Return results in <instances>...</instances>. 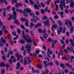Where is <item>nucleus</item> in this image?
Here are the masks:
<instances>
[{"label":"nucleus","mask_w":74,"mask_h":74,"mask_svg":"<svg viewBox=\"0 0 74 74\" xmlns=\"http://www.w3.org/2000/svg\"><path fill=\"white\" fill-rule=\"evenodd\" d=\"M71 2L70 4V7H74V3L73 0H71Z\"/></svg>","instance_id":"nucleus-16"},{"label":"nucleus","mask_w":74,"mask_h":74,"mask_svg":"<svg viewBox=\"0 0 74 74\" xmlns=\"http://www.w3.org/2000/svg\"><path fill=\"white\" fill-rule=\"evenodd\" d=\"M1 42L2 43L5 44V43L6 42V40H5V39H4V40H2Z\"/></svg>","instance_id":"nucleus-42"},{"label":"nucleus","mask_w":74,"mask_h":74,"mask_svg":"<svg viewBox=\"0 0 74 74\" xmlns=\"http://www.w3.org/2000/svg\"><path fill=\"white\" fill-rule=\"evenodd\" d=\"M65 24L66 25H68V27H70L69 25L71 27L72 26V24H71V21L68 20H65Z\"/></svg>","instance_id":"nucleus-3"},{"label":"nucleus","mask_w":74,"mask_h":74,"mask_svg":"<svg viewBox=\"0 0 74 74\" xmlns=\"http://www.w3.org/2000/svg\"><path fill=\"white\" fill-rule=\"evenodd\" d=\"M69 41H70V42H71V43H74V40H73V39H70Z\"/></svg>","instance_id":"nucleus-62"},{"label":"nucleus","mask_w":74,"mask_h":74,"mask_svg":"<svg viewBox=\"0 0 74 74\" xmlns=\"http://www.w3.org/2000/svg\"><path fill=\"white\" fill-rule=\"evenodd\" d=\"M13 13V15H11V16L12 18H13V19H14V20H15L17 16H16V13L15 11H14Z\"/></svg>","instance_id":"nucleus-8"},{"label":"nucleus","mask_w":74,"mask_h":74,"mask_svg":"<svg viewBox=\"0 0 74 74\" xmlns=\"http://www.w3.org/2000/svg\"><path fill=\"white\" fill-rule=\"evenodd\" d=\"M74 31V27H72L70 29V32L71 33H72Z\"/></svg>","instance_id":"nucleus-25"},{"label":"nucleus","mask_w":74,"mask_h":74,"mask_svg":"<svg viewBox=\"0 0 74 74\" xmlns=\"http://www.w3.org/2000/svg\"><path fill=\"white\" fill-rule=\"evenodd\" d=\"M51 42L52 44H55V43H56V44L57 43V40H52V41Z\"/></svg>","instance_id":"nucleus-27"},{"label":"nucleus","mask_w":74,"mask_h":74,"mask_svg":"<svg viewBox=\"0 0 74 74\" xmlns=\"http://www.w3.org/2000/svg\"><path fill=\"white\" fill-rule=\"evenodd\" d=\"M62 59H65V60H67V58H66L65 57H62Z\"/></svg>","instance_id":"nucleus-54"},{"label":"nucleus","mask_w":74,"mask_h":74,"mask_svg":"<svg viewBox=\"0 0 74 74\" xmlns=\"http://www.w3.org/2000/svg\"><path fill=\"white\" fill-rule=\"evenodd\" d=\"M38 67L39 68V69H42V65L41 64L38 65Z\"/></svg>","instance_id":"nucleus-47"},{"label":"nucleus","mask_w":74,"mask_h":74,"mask_svg":"<svg viewBox=\"0 0 74 74\" xmlns=\"http://www.w3.org/2000/svg\"><path fill=\"white\" fill-rule=\"evenodd\" d=\"M21 66V64L19 62H18L17 63L16 67V69H19L20 67Z\"/></svg>","instance_id":"nucleus-17"},{"label":"nucleus","mask_w":74,"mask_h":74,"mask_svg":"<svg viewBox=\"0 0 74 74\" xmlns=\"http://www.w3.org/2000/svg\"><path fill=\"white\" fill-rule=\"evenodd\" d=\"M58 22L59 23V25L60 26H61V25H62V21H60L58 20Z\"/></svg>","instance_id":"nucleus-36"},{"label":"nucleus","mask_w":74,"mask_h":74,"mask_svg":"<svg viewBox=\"0 0 74 74\" xmlns=\"http://www.w3.org/2000/svg\"><path fill=\"white\" fill-rule=\"evenodd\" d=\"M59 30L60 31V32H62V30H63V27H59Z\"/></svg>","instance_id":"nucleus-43"},{"label":"nucleus","mask_w":74,"mask_h":74,"mask_svg":"<svg viewBox=\"0 0 74 74\" xmlns=\"http://www.w3.org/2000/svg\"><path fill=\"white\" fill-rule=\"evenodd\" d=\"M66 4H68L70 2V0H66Z\"/></svg>","instance_id":"nucleus-61"},{"label":"nucleus","mask_w":74,"mask_h":74,"mask_svg":"<svg viewBox=\"0 0 74 74\" xmlns=\"http://www.w3.org/2000/svg\"><path fill=\"white\" fill-rule=\"evenodd\" d=\"M32 21V22H34V23H36L37 22V20L36 19H31Z\"/></svg>","instance_id":"nucleus-41"},{"label":"nucleus","mask_w":74,"mask_h":74,"mask_svg":"<svg viewBox=\"0 0 74 74\" xmlns=\"http://www.w3.org/2000/svg\"><path fill=\"white\" fill-rule=\"evenodd\" d=\"M58 22L59 23V25L60 26H61V25H62V21H60L58 20Z\"/></svg>","instance_id":"nucleus-37"},{"label":"nucleus","mask_w":74,"mask_h":74,"mask_svg":"<svg viewBox=\"0 0 74 74\" xmlns=\"http://www.w3.org/2000/svg\"><path fill=\"white\" fill-rule=\"evenodd\" d=\"M8 49L7 47H5L4 48V51L5 52H7Z\"/></svg>","instance_id":"nucleus-44"},{"label":"nucleus","mask_w":74,"mask_h":74,"mask_svg":"<svg viewBox=\"0 0 74 74\" xmlns=\"http://www.w3.org/2000/svg\"><path fill=\"white\" fill-rule=\"evenodd\" d=\"M7 18L8 19V20L10 21L11 19V16L10 15L9 17H8Z\"/></svg>","instance_id":"nucleus-55"},{"label":"nucleus","mask_w":74,"mask_h":74,"mask_svg":"<svg viewBox=\"0 0 74 74\" xmlns=\"http://www.w3.org/2000/svg\"><path fill=\"white\" fill-rule=\"evenodd\" d=\"M17 32L18 34L21 33V31L19 29H17Z\"/></svg>","instance_id":"nucleus-46"},{"label":"nucleus","mask_w":74,"mask_h":74,"mask_svg":"<svg viewBox=\"0 0 74 74\" xmlns=\"http://www.w3.org/2000/svg\"><path fill=\"white\" fill-rule=\"evenodd\" d=\"M21 21H24V22H25V21H26L27 20H28L26 19V18H21Z\"/></svg>","instance_id":"nucleus-31"},{"label":"nucleus","mask_w":74,"mask_h":74,"mask_svg":"<svg viewBox=\"0 0 74 74\" xmlns=\"http://www.w3.org/2000/svg\"><path fill=\"white\" fill-rule=\"evenodd\" d=\"M63 51L65 52L66 53H69V51L68 50L66 49H65L63 50Z\"/></svg>","instance_id":"nucleus-38"},{"label":"nucleus","mask_w":74,"mask_h":74,"mask_svg":"<svg viewBox=\"0 0 74 74\" xmlns=\"http://www.w3.org/2000/svg\"><path fill=\"white\" fill-rule=\"evenodd\" d=\"M40 52V50H36V52H35V53H36L38 55V54H39V53Z\"/></svg>","instance_id":"nucleus-40"},{"label":"nucleus","mask_w":74,"mask_h":74,"mask_svg":"<svg viewBox=\"0 0 74 74\" xmlns=\"http://www.w3.org/2000/svg\"><path fill=\"white\" fill-rule=\"evenodd\" d=\"M44 25L45 26H47V25L48 26H49L50 25L49 20H47L45 22H44Z\"/></svg>","instance_id":"nucleus-12"},{"label":"nucleus","mask_w":74,"mask_h":74,"mask_svg":"<svg viewBox=\"0 0 74 74\" xmlns=\"http://www.w3.org/2000/svg\"><path fill=\"white\" fill-rule=\"evenodd\" d=\"M57 27H58V26L56 24H55L54 25H53V26L51 27V29L53 32L54 31H55L54 28H56Z\"/></svg>","instance_id":"nucleus-14"},{"label":"nucleus","mask_w":74,"mask_h":74,"mask_svg":"<svg viewBox=\"0 0 74 74\" xmlns=\"http://www.w3.org/2000/svg\"><path fill=\"white\" fill-rule=\"evenodd\" d=\"M66 35L68 37H69V33L68 32H66Z\"/></svg>","instance_id":"nucleus-63"},{"label":"nucleus","mask_w":74,"mask_h":74,"mask_svg":"<svg viewBox=\"0 0 74 74\" xmlns=\"http://www.w3.org/2000/svg\"><path fill=\"white\" fill-rule=\"evenodd\" d=\"M29 1L30 3H31V4L33 5L34 4V1H32V0H29Z\"/></svg>","instance_id":"nucleus-34"},{"label":"nucleus","mask_w":74,"mask_h":74,"mask_svg":"<svg viewBox=\"0 0 74 74\" xmlns=\"http://www.w3.org/2000/svg\"><path fill=\"white\" fill-rule=\"evenodd\" d=\"M18 42L22 44H23L25 43V41L23 40H21L18 41Z\"/></svg>","instance_id":"nucleus-18"},{"label":"nucleus","mask_w":74,"mask_h":74,"mask_svg":"<svg viewBox=\"0 0 74 74\" xmlns=\"http://www.w3.org/2000/svg\"><path fill=\"white\" fill-rule=\"evenodd\" d=\"M30 33L31 35H32V36H34V32H33V31H30Z\"/></svg>","instance_id":"nucleus-39"},{"label":"nucleus","mask_w":74,"mask_h":74,"mask_svg":"<svg viewBox=\"0 0 74 74\" xmlns=\"http://www.w3.org/2000/svg\"><path fill=\"white\" fill-rule=\"evenodd\" d=\"M3 10H4V11L3 12V15L4 17H5V16H6V15H5V14L6 13V9L5 8H4Z\"/></svg>","instance_id":"nucleus-19"},{"label":"nucleus","mask_w":74,"mask_h":74,"mask_svg":"<svg viewBox=\"0 0 74 74\" xmlns=\"http://www.w3.org/2000/svg\"><path fill=\"white\" fill-rule=\"evenodd\" d=\"M15 55L16 56V57H17L18 60H19V59L20 58H21V61H20L19 62H22V63H23V59H22V58H23V57L18 53H16L15 54Z\"/></svg>","instance_id":"nucleus-6"},{"label":"nucleus","mask_w":74,"mask_h":74,"mask_svg":"<svg viewBox=\"0 0 74 74\" xmlns=\"http://www.w3.org/2000/svg\"><path fill=\"white\" fill-rule=\"evenodd\" d=\"M38 30L40 33H42V31H41V29L39 28L38 29Z\"/></svg>","instance_id":"nucleus-59"},{"label":"nucleus","mask_w":74,"mask_h":74,"mask_svg":"<svg viewBox=\"0 0 74 74\" xmlns=\"http://www.w3.org/2000/svg\"><path fill=\"white\" fill-rule=\"evenodd\" d=\"M9 63H10V64H11L12 62H13V61L12 60H11V59H10L9 60Z\"/></svg>","instance_id":"nucleus-56"},{"label":"nucleus","mask_w":74,"mask_h":74,"mask_svg":"<svg viewBox=\"0 0 74 74\" xmlns=\"http://www.w3.org/2000/svg\"><path fill=\"white\" fill-rule=\"evenodd\" d=\"M60 67H62V69H64V68H65V66L64 64L63 63H61L60 64Z\"/></svg>","instance_id":"nucleus-24"},{"label":"nucleus","mask_w":74,"mask_h":74,"mask_svg":"<svg viewBox=\"0 0 74 74\" xmlns=\"http://www.w3.org/2000/svg\"><path fill=\"white\" fill-rule=\"evenodd\" d=\"M27 11L28 13H29V12H31L32 11L31 10L28 9H24V12L25 14H26V12Z\"/></svg>","instance_id":"nucleus-15"},{"label":"nucleus","mask_w":74,"mask_h":74,"mask_svg":"<svg viewBox=\"0 0 74 74\" xmlns=\"http://www.w3.org/2000/svg\"><path fill=\"white\" fill-rule=\"evenodd\" d=\"M25 48L27 49V53H29L31 52V45L29 44L26 45Z\"/></svg>","instance_id":"nucleus-2"},{"label":"nucleus","mask_w":74,"mask_h":74,"mask_svg":"<svg viewBox=\"0 0 74 74\" xmlns=\"http://www.w3.org/2000/svg\"><path fill=\"white\" fill-rule=\"evenodd\" d=\"M32 17L33 18V19H34V18H36V19H37V20H40V18H38V16H35V15H34V14Z\"/></svg>","instance_id":"nucleus-23"},{"label":"nucleus","mask_w":74,"mask_h":74,"mask_svg":"<svg viewBox=\"0 0 74 74\" xmlns=\"http://www.w3.org/2000/svg\"><path fill=\"white\" fill-rule=\"evenodd\" d=\"M60 32H60L59 30H57V32L58 35H60Z\"/></svg>","instance_id":"nucleus-48"},{"label":"nucleus","mask_w":74,"mask_h":74,"mask_svg":"<svg viewBox=\"0 0 74 74\" xmlns=\"http://www.w3.org/2000/svg\"><path fill=\"white\" fill-rule=\"evenodd\" d=\"M11 8V7L10 6H8L7 7V9L8 11H9V10Z\"/></svg>","instance_id":"nucleus-51"},{"label":"nucleus","mask_w":74,"mask_h":74,"mask_svg":"<svg viewBox=\"0 0 74 74\" xmlns=\"http://www.w3.org/2000/svg\"><path fill=\"white\" fill-rule=\"evenodd\" d=\"M5 0H0V3H3V2H4V1L6 4H8V3L7 2V1H5Z\"/></svg>","instance_id":"nucleus-22"},{"label":"nucleus","mask_w":74,"mask_h":74,"mask_svg":"<svg viewBox=\"0 0 74 74\" xmlns=\"http://www.w3.org/2000/svg\"><path fill=\"white\" fill-rule=\"evenodd\" d=\"M34 7L35 9H39V8H38V7L37 6V5L36 4L34 5Z\"/></svg>","instance_id":"nucleus-29"},{"label":"nucleus","mask_w":74,"mask_h":74,"mask_svg":"<svg viewBox=\"0 0 74 74\" xmlns=\"http://www.w3.org/2000/svg\"><path fill=\"white\" fill-rule=\"evenodd\" d=\"M12 34L13 36H16L17 38H18V36L16 35V32H12Z\"/></svg>","instance_id":"nucleus-20"},{"label":"nucleus","mask_w":74,"mask_h":74,"mask_svg":"<svg viewBox=\"0 0 74 74\" xmlns=\"http://www.w3.org/2000/svg\"><path fill=\"white\" fill-rule=\"evenodd\" d=\"M59 7H60V10L61 11H63V6H62V4H60L59 5Z\"/></svg>","instance_id":"nucleus-26"},{"label":"nucleus","mask_w":74,"mask_h":74,"mask_svg":"<svg viewBox=\"0 0 74 74\" xmlns=\"http://www.w3.org/2000/svg\"><path fill=\"white\" fill-rule=\"evenodd\" d=\"M23 37L24 39L26 40V41L27 42H30V43H32V40H31V39H30V38H28L29 36L28 35L26 34V37H27L26 38V36L24 35L25 34V31H23Z\"/></svg>","instance_id":"nucleus-1"},{"label":"nucleus","mask_w":74,"mask_h":74,"mask_svg":"<svg viewBox=\"0 0 74 74\" xmlns=\"http://www.w3.org/2000/svg\"><path fill=\"white\" fill-rule=\"evenodd\" d=\"M5 29H6V27L5 26H3L2 27V31H3V30H5Z\"/></svg>","instance_id":"nucleus-53"},{"label":"nucleus","mask_w":74,"mask_h":74,"mask_svg":"<svg viewBox=\"0 0 74 74\" xmlns=\"http://www.w3.org/2000/svg\"><path fill=\"white\" fill-rule=\"evenodd\" d=\"M28 22H29V21H28V20H26V21H25V25L26 26H29V24H28Z\"/></svg>","instance_id":"nucleus-28"},{"label":"nucleus","mask_w":74,"mask_h":74,"mask_svg":"<svg viewBox=\"0 0 74 74\" xmlns=\"http://www.w3.org/2000/svg\"><path fill=\"white\" fill-rule=\"evenodd\" d=\"M60 42L62 45L64 44V42L63 41V40H60Z\"/></svg>","instance_id":"nucleus-50"},{"label":"nucleus","mask_w":74,"mask_h":74,"mask_svg":"<svg viewBox=\"0 0 74 74\" xmlns=\"http://www.w3.org/2000/svg\"><path fill=\"white\" fill-rule=\"evenodd\" d=\"M48 41H49L50 42H52V40H51V38H49L48 39Z\"/></svg>","instance_id":"nucleus-49"},{"label":"nucleus","mask_w":74,"mask_h":74,"mask_svg":"<svg viewBox=\"0 0 74 74\" xmlns=\"http://www.w3.org/2000/svg\"><path fill=\"white\" fill-rule=\"evenodd\" d=\"M43 62L44 63V64H45V68H46L48 66H49V64H50L49 62L48 64H47V63H48V61H47V60H46V61H44Z\"/></svg>","instance_id":"nucleus-13"},{"label":"nucleus","mask_w":74,"mask_h":74,"mask_svg":"<svg viewBox=\"0 0 74 74\" xmlns=\"http://www.w3.org/2000/svg\"><path fill=\"white\" fill-rule=\"evenodd\" d=\"M60 14H61V16L62 18H63L64 16H63V11H61L60 12Z\"/></svg>","instance_id":"nucleus-32"},{"label":"nucleus","mask_w":74,"mask_h":74,"mask_svg":"<svg viewBox=\"0 0 74 74\" xmlns=\"http://www.w3.org/2000/svg\"><path fill=\"white\" fill-rule=\"evenodd\" d=\"M14 2H15L16 3V8H18L19 6H22V4L20 3H17V1L16 0H12V3L13 4H14Z\"/></svg>","instance_id":"nucleus-5"},{"label":"nucleus","mask_w":74,"mask_h":74,"mask_svg":"<svg viewBox=\"0 0 74 74\" xmlns=\"http://www.w3.org/2000/svg\"><path fill=\"white\" fill-rule=\"evenodd\" d=\"M3 26V23L1 21V20L0 19V26ZM0 26V28H1V27Z\"/></svg>","instance_id":"nucleus-35"},{"label":"nucleus","mask_w":74,"mask_h":74,"mask_svg":"<svg viewBox=\"0 0 74 74\" xmlns=\"http://www.w3.org/2000/svg\"><path fill=\"white\" fill-rule=\"evenodd\" d=\"M65 24L66 25H68V27H70L69 25L71 27L72 26V24H71V21L68 20H65Z\"/></svg>","instance_id":"nucleus-4"},{"label":"nucleus","mask_w":74,"mask_h":74,"mask_svg":"<svg viewBox=\"0 0 74 74\" xmlns=\"http://www.w3.org/2000/svg\"><path fill=\"white\" fill-rule=\"evenodd\" d=\"M0 66L2 67H3L4 66H5V64L4 63L1 62L0 63Z\"/></svg>","instance_id":"nucleus-21"},{"label":"nucleus","mask_w":74,"mask_h":74,"mask_svg":"<svg viewBox=\"0 0 74 74\" xmlns=\"http://www.w3.org/2000/svg\"><path fill=\"white\" fill-rule=\"evenodd\" d=\"M56 11H58V10L59 9V7H58V4H56Z\"/></svg>","instance_id":"nucleus-33"},{"label":"nucleus","mask_w":74,"mask_h":74,"mask_svg":"<svg viewBox=\"0 0 74 74\" xmlns=\"http://www.w3.org/2000/svg\"><path fill=\"white\" fill-rule=\"evenodd\" d=\"M60 53V54H61V55H63V52L61 50H60V53Z\"/></svg>","instance_id":"nucleus-52"},{"label":"nucleus","mask_w":74,"mask_h":74,"mask_svg":"<svg viewBox=\"0 0 74 74\" xmlns=\"http://www.w3.org/2000/svg\"><path fill=\"white\" fill-rule=\"evenodd\" d=\"M33 26H35V27L36 28H38V25L37 24L35 25L33 23L31 22L30 23V25L29 26V27H30V29H32L33 28Z\"/></svg>","instance_id":"nucleus-7"},{"label":"nucleus","mask_w":74,"mask_h":74,"mask_svg":"<svg viewBox=\"0 0 74 74\" xmlns=\"http://www.w3.org/2000/svg\"><path fill=\"white\" fill-rule=\"evenodd\" d=\"M58 15H56L54 16V19H57V18H58Z\"/></svg>","instance_id":"nucleus-64"},{"label":"nucleus","mask_w":74,"mask_h":74,"mask_svg":"<svg viewBox=\"0 0 74 74\" xmlns=\"http://www.w3.org/2000/svg\"><path fill=\"white\" fill-rule=\"evenodd\" d=\"M60 4L62 5H63V7L64 8L66 7L65 6L66 5V2H65V1L64 0H60Z\"/></svg>","instance_id":"nucleus-9"},{"label":"nucleus","mask_w":74,"mask_h":74,"mask_svg":"<svg viewBox=\"0 0 74 74\" xmlns=\"http://www.w3.org/2000/svg\"><path fill=\"white\" fill-rule=\"evenodd\" d=\"M3 34V31L0 30V36Z\"/></svg>","instance_id":"nucleus-58"},{"label":"nucleus","mask_w":74,"mask_h":74,"mask_svg":"<svg viewBox=\"0 0 74 74\" xmlns=\"http://www.w3.org/2000/svg\"><path fill=\"white\" fill-rule=\"evenodd\" d=\"M24 14L25 16V17H26V16H28V15H27V14L26 13H26H25V12H24Z\"/></svg>","instance_id":"nucleus-60"},{"label":"nucleus","mask_w":74,"mask_h":74,"mask_svg":"<svg viewBox=\"0 0 74 74\" xmlns=\"http://www.w3.org/2000/svg\"><path fill=\"white\" fill-rule=\"evenodd\" d=\"M30 60V58L28 57H25L24 58V64L26 65V62H28L29 60Z\"/></svg>","instance_id":"nucleus-10"},{"label":"nucleus","mask_w":74,"mask_h":74,"mask_svg":"<svg viewBox=\"0 0 74 74\" xmlns=\"http://www.w3.org/2000/svg\"><path fill=\"white\" fill-rule=\"evenodd\" d=\"M2 58L4 60H6V57L4 56H3L2 57Z\"/></svg>","instance_id":"nucleus-45"},{"label":"nucleus","mask_w":74,"mask_h":74,"mask_svg":"<svg viewBox=\"0 0 74 74\" xmlns=\"http://www.w3.org/2000/svg\"><path fill=\"white\" fill-rule=\"evenodd\" d=\"M14 23H17V25H19V23L18 21V20H16L14 21Z\"/></svg>","instance_id":"nucleus-30"},{"label":"nucleus","mask_w":74,"mask_h":74,"mask_svg":"<svg viewBox=\"0 0 74 74\" xmlns=\"http://www.w3.org/2000/svg\"><path fill=\"white\" fill-rule=\"evenodd\" d=\"M42 33H44L45 34L43 35V37L44 38L46 39V38H47V37H48V34H46V33H47V31H46V30H44L43 31H42Z\"/></svg>","instance_id":"nucleus-11"},{"label":"nucleus","mask_w":74,"mask_h":74,"mask_svg":"<svg viewBox=\"0 0 74 74\" xmlns=\"http://www.w3.org/2000/svg\"><path fill=\"white\" fill-rule=\"evenodd\" d=\"M55 62L56 63V64L57 65H58V66H59V62H58V61H55Z\"/></svg>","instance_id":"nucleus-57"}]
</instances>
